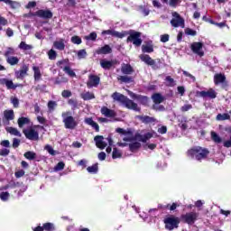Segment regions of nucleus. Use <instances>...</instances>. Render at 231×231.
I'll use <instances>...</instances> for the list:
<instances>
[{
  "label": "nucleus",
  "instance_id": "obj_1",
  "mask_svg": "<svg viewBox=\"0 0 231 231\" xmlns=\"http://www.w3.org/2000/svg\"><path fill=\"white\" fill-rule=\"evenodd\" d=\"M101 35H112V37H117V39H124L126 35H129L126 39V42H132L134 46L140 48L142 46V32L130 30L127 32H119L115 30H105L101 32Z\"/></svg>",
  "mask_w": 231,
  "mask_h": 231
},
{
  "label": "nucleus",
  "instance_id": "obj_2",
  "mask_svg": "<svg viewBox=\"0 0 231 231\" xmlns=\"http://www.w3.org/2000/svg\"><path fill=\"white\" fill-rule=\"evenodd\" d=\"M112 98L116 102H119L120 104L125 106L126 109H132L133 111H141V108L138 107V104L129 99V97H127V96H125L124 94L115 92L112 94Z\"/></svg>",
  "mask_w": 231,
  "mask_h": 231
},
{
  "label": "nucleus",
  "instance_id": "obj_3",
  "mask_svg": "<svg viewBox=\"0 0 231 231\" xmlns=\"http://www.w3.org/2000/svg\"><path fill=\"white\" fill-rule=\"evenodd\" d=\"M187 154L189 158L197 160V162H201V160H207L210 151L207 148L201 146H195L188 150Z\"/></svg>",
  "mask_w": 231,
  "mask_h": 231
},
{
  "label": "nucleus",
  "instance_id": "obj_4",
  "mask_svg": "<svg viewBox=\"0 0 231 231\" xmlns=\"http://www.w3.org/2000/svg\"><path fill=\"white\" fill-rule=\"evenodd\" d=\"M121 71H122L123 75H125V76L117 77V80L121 84H131V82H134V78H133L131 76H127V75H133V73L134 72V69L133 68V66H131V64L123 63L121 66Z\"/></svg>",
  "mask_w": 231,
  "mask_h": 231
},
{
  "label": "nucleus",
  "instance_id": "obj_5",
  "mask_svg": "<svg viewBox=\"0 0 231 231\" xmlns=\"http://www.w3.org/2000/svg\"><path fill=\"white\" fill-rule=\"evenodd\" d=\"M61 116L63 118V124H64L65 129L73 130L77 127V125H79V122H77V120H75V117L71 116V112L69 111L63 112L61 114Z\"/></svg>",
  "mask_w": 231,
  "mask_h": 231
},
{
  "label": "nucleus",
  "instance_id": "obj_6",
  "mask_svg": "<svg viewBox=\"0 0 231 231\" xmlns=\"http://www.w3.org/2000/svg\"><path fill=\"white\" fill-rule=\"evenodd\" d=\"M163 221L166 230L172 231L174 228H178L180 226L181 219L174 215H170L169 217H166Z\"/></svg>",
  "mask_w": 231,
  "mask_h": 231
},
{
  "label": "nucleus",
  "instance_id": "obj_7",
  "mask_svg": "<svg viewBox=\"0 0 231 231\" xmlns=\"http://www.w3.org/2000/svg\"><path fill=\"white\" fill-rule=\"evenodd\" d=\"M139 59L142 60V62H144V64H147V66H151L152 69H160V66L158 64H162V60L160 59H157L156 60L151 58L149 54H141L139 56ZM156 61L158 64H156Z\"/></svg>",
  "mask_w": 231,
  "mask_h": 231
},
{
  "label": "nucleus",
  "instance_id": "obj_8",
  "mask_svg": "<svg viewBox=\"0 0 231 231\" xmlns=\"http://www.w3.org/2000/svg\"><path fill=\"white\" fill-rule=\"evenodd\" d=\"M198 217H199V213L189 212L180 215V221L182 223H186L187 225H194V223L198 221Z\"/></svg>",
  "mask_w": 231,
  "mask_h": 231
},
{
  "label": "nucleus",
  "instance_id": "obj_9",
  "mask_svg": "<svg viewBox=\"0 0 231 231\" xmlns=\"http://www.w3.org/2000/svg\"><path fill=\"white\" fill-rule=\"evenodd\" d=\"M172 17L170 23L173 28H185V19L178 12H173Z\"/></svg>",
  "mask_w": 231,
  "mask_h": 231
},
{
  "label": "nucleus",
  "instance_id": "obj_10",
  "mask_svg": "<svg viewBox=\"0 0 231 231\" xmlns=\"http://www.w3.org/2000/svg\"><path fill=\"white\" fill-rule=\"evenodd\" d=\"M23 134L27 140H31L32 142H38L39 140V132L32 127L23 129Z\"/></svg>",
  "mask_w": 231,
  "mask_h": 231
},
{
  "label": "nucleus",
  "instance_id": "obj_11",
  "mask_svg": "<svg viewBox=\"0 0 231 231\" xmlns=\"http://www.w3.org/2000/svg\"><path fill=\"white\" fill-rule=\"evenodd\" d=\"M99 84H100V77L95 74H90L88 76V80L87 82V88H88V89H91V88H98Z\"/></svg>",
  "mask_w": 231,
  "mask_h": 231
},
{
  "label": "nucleus",
  "instance_id": "obj_12",
  "mask_svg": "<svg viewBox=\"0 0 231 231\" xmlns=\"http://www.w3.org/2000/svg\"><path fill=\"white\" fill-rule=\"evenodd\" d=\"M33 15L36 17H40V19H52L53 18V13L50 11L49 9H40L36 11Z\"/></svg>",
  "mask_w": 231,
  "mask_h": 231
},
{
  "label": "nucleus",
  "instance_id": "obj_13",
  "mask_svg": "<svg viewBox=\"0 0 231 231\" xmlns=\"http://www.w3.org/2000/svg\"><path fill=\"white\" fill-rule=\"evenodd\" d=\"M190 49L193 53H196L199 57H203V55H205V52L201 51L203 50V43L201 42H195L191 43Z\"/></svg>",
  "mask_w": 231,
  "mask_h": 231
},
{
  "label": "nucleus",
  "instance_id": "obj_14",
  "mask_svg": "<svg viewBox=\"0 0 231 231\" xmlns=\"http://www.w3.org/2000/svg\"><path fill=\"white\" fill-rule=\"evenodd\" d=\"M199 97H201L202 98H217V93L214 88H209L208 91L202 90L198 92Z\"/></svg>",
  "mask_w": 231,
  "mask_h": 231
},
{
  "label": "nucleus",
  "instance_id": "obj_15",
  "mask_svg": "<svg viewBox=\"0 0 231 231\" xmlns=\"http://www.w3.org/2000/svg\"><path fill=\"white\" fill-rule=\"evenodd\" d=\"M0 85L5 86L7 89H17V88H19V85L14 84L12 79H8L6 78L0 79Z\"/></svg>",
  "mask_w": 231,
  "mask_h": 231
},
{
  "label": "nucleus",
  "instance_id": "obj_16",
  "mask_svg": "<svg viewBox=\"0 0 231 231\" xmlns=\"http://www.w3.org/2000/svg\"><path fill=\"white\" fill-rule=\"evenodd\" d=\"M132 98L137 100V102H139V104H142V106H149V97L147 96L136 95L134 93H132Z\"/></svg>",
  "mask_w": 231,
  "mask_h": 231
},
{
  "label": "nucleus",
  "instance_id": "obj_17",
  "mask_svg": "<svg viewBox=\"0 0 231 231\" xmlns=\"http://www.w3.org/2000/svg\"><path fill=\"white\" fill-rule=\"evenodd\" d=\"M117 61L116 60H101L100 66L103 69H111L113 66H116Z\"/></svg>",
  "mask_w": 231,
  "mask_h": 231
},
{
  "label": "nucleus",
  "instance_id": "obj_18",
  "mask_svg": "<svg viewBox=\"0 0 231 231\" xmlns=\"http://www.w3.org/2000/svg\"><path fill=\"white\" fill-rule=\"evenodd\" d=\"M94 141L96 142V146L97 149L104 150L105 147H107V143L104 142L103 135H96L94 137Z\"/></svg>",
  "mask_w": 231,
  "mask_h": 231
},
{
  "label": "nucleus",
  "instance_id": "obj_19",
  "mask_svg": "<svg viewBox=\"0 0 231 231\" xmlns=\"http://www.w3.org/2000/svg\"><path fill=\"white\" fill-rule=\"evenodd\" d=\"M96 53L97 55H109V53H113V49L111 46L106 44L105 46L96 50Z\"/></svg>",
  "mask_w": 231,
  "mask_h": 231
},
{
  "label": "nucleus",
  "instance_id": "obj_20",
  "mask_svg": "<svg viewBox=\"0 0 231 231\" xmlns=\"http://www.w3.org/2000/svg\"><path fill=\"white\" fill-rule=\"evenodd\" d=\"M101 115H104L106 118H115V116H116V112L113 109H109L107 106H103L101 108Z\"/></svg>",
  "mask_w": 231,
  "mask_h": 231
},
{
  "label": "nucleus",
  "instance_id": "obj_21",
  "mask_svg": "<svg viewBox=\"0 0 231 231\" xmlns=\"http://www.w3.org/2000/svg\"><path fill=\"white\" fill-rule=\"evenodd\" d=\"M226 82V76L222 73L215 74L214 76V84L215 86H219V84H225Z\"/></svg>",
  "mask_w": 231,
  "mask_h": 231
},
{
  "label": "nucleus",
  "instance_id": "obj_22",
  "mask_svg": "<svg viewBox=\"0 0 231 231\" xmlns=\"http://www.w3.org/2000/svg\"><path fill=\"white\" fill-rule=\"evenodd\" d=\"M136 118L142 122V124H154L156 122V118L151 117L149 116H137Z\"/></svg>",
  "mask_w": 231,
  "mask_h": 231
},
{
  "label": "nucleus",
  "instance_id": "obj_23",
  "mask_svg": "<svg viewBox=\"0 0 231 231\" xmlns=\"http://www.w3.org/2000/svg\"><path fill=\"white\" fill-rule=\"evenodd\" d=\"M85 123L95 129L96 133H100V126L98 125V123L95 122L92 117L86 118Z\"/></svg>",
  "mask_w": 231,
  "mask_h": 231
},
{
  "label": "nucleus",
  "instance_id": "obj_24",
  "mask_svg": "<svg viewBox=\"0 0 231 231\" xmlns=\"http://www.w3.org/2000/svg\"><path fill=\"white\" fill-rule=\"evenodd\" d=\"M32 71H33L34 80L36 82H39V80H41L42 79V74L41 73V69L37 66H33Z\"/></svg>",
  "mask_w": 231,
  "mask_h": 231
},
{
  "label": "nucleus",
  "instance_id": "obj_25",
  "mask_svg": "<svg viewBox=\"0 0 231 231\" xmlns=\"http://www.w3.org/2000/svg\"><path fill=\"white\" fill-rule=\"evenodd\" d=\"M53 46L55 50H59L60 51H63L66 48V44L64 43V39H60V41H55L53 42Z\"/></svg>",
  "mask_w": 231,
  "mask_h": 231
},
{
  "label": "nucleus",
  "instance_id": "obj_26",
  "mask_svg": "<svg viewBox=\"0 0 231 231\" xmlns=\"http://www.w3.org/2000/svg\"><path fill=\"white\" fill-rule=\"evenodd\" d=\"M152 99L153 100V104H162V102H163V100H165V97H162V94L160 93H155L152 96Z\"/></svg>",
  "mask_w": 231,
  "mask_h": 231
},
{
  "label": "nucleus",
  "instance_id": "obj_27",
  "mask_svg": "<svg viewBox=\"0 0 231 231\" xmlns=\"http://www.w3.org/2000/svg\"><path fill=\"white\" fill-rule=\"evenodd\" d=\"M18 126L22 129L24 125H30V118L22 116L17 120Z\"/></svg>",
  "mask_w": 231,
  "mask_h": 231
},
{
  "label": "nucleus",
  "instance_id": "obj_28",
  "mask_svg": "<svg viewBox=\"0 0 231 231\" xmlns=\"http://www.w3.org/2000/svg\"><path fill=\"white\" fill-rule=\"evenodd\" d=\"M29 68L27 65H23L22 69L15 73L17 79H23L24 75L28 73Z\"/></svg>",
  "mask_w": 231,
  "mask_h": 231
},
{
  "label": "nucleus",
  "instance_id": "obj_29",
  "mask_svg": "<svg viewBox=\"0 0 231 231\" xmlns=\"http://www.w3.org/2000/svg\"><path fill=\"white\" fill-rule=\"evenodd\" d=\"M5 130L7 131V133H9V134H13V136H18L19 138H21V136H23V134H21V132H19V130H17V128L15 127H6Z\"/></svg>",
  "mask_w": 231,
  "mask_h": 231
},
{
  "label": "nucleus",
  "instance_id": "obj_30",
  "mask_svg": "<svg viewBox=\"0 0 231 231\" xmlns=\"http://www.w3.org/2000/svg\"><path fill=\"white\" fill-rule=\"evenodd\" d=\"M0 3H5V5H10V8H12L13 10H15L16 8H19V6H21L19 3L12 0H0Z\"/></svg>",
  "mask_w": 231,
  "mask_h": 231
},
{
  "label": "nucleus",
  "instance_id": "obj_31",
  "mask_svg": "<svg viewBox=\"0 0 231 231\" xmlns=\"http://www.w3.org/2000/svg\"><path fill=\"white\" fill-rule=\"evenodd\" d=\"M68 105L70 106L72 111H76V109H79V101L75 98L69 99Z\"/></svg>",
  "mask_w": 231,
  "mask_h": 231
},
{
  "label": "nucleus",
  "instance_id": "obj_32",
  "mask_svg": "<svg viewBox=\"0 0 231 231\" xmlns=\"http://www.w3.org/2000/svg\"><path fill=\"white\" fill-rule=\"evenodd\" d=\"M4 116L7 122H10V120H14L15 116L14 115V110H5L4 112Z\"/></svg>",
  "mask_w": 231,
  "mask_h": 231
},
{
  "label": "nucleus",
  "instance_id": "obj_33",
  "mask_svg": "<svg viewBox=\"0 0 231 231\" xmlns=\"http://www.w3.org/2000/svg\"><path fill=\"white\" fill-rule=\"evenodd\" d=\"M128 145H129V151H131V152H134V151H138V149L142 147V143L138 142L129 143Z\"/></svg>",
  "mask_w": 231,
  "mask_h": 231
},
{
  "label": "nucleus",
  "instance_id": "obj_34",
  "mask_svg": "<svg viewBox=\"0 0 231 231\" xmlns=\"http://www.w3.org/2000/svg\"><path fill=\"white\" fill-rule=\"evenodd\" d=\"M24 158H26V160H30V161H33L37 158V153H35L34 152L29 151L26 152L23 154Z\"/></svg>",
  "mask_w": 231,
  "mask_h": 231
},
{
  "label": "nucleus",
  "instance_id": "obj_35",
  "mask_svg": "<svg viewBox=\"0 0 231 231\" xmlns=\"http://www.w3.org/2000/svg\"><path fill=\"white\" fill-rule=\"evenodd\" d=\"M6 61L7 64H10V66H15L16 64H19V58L15 56H11L7 58Z\"/></svg>",
  "mask_w": 231,
  "mask_h": 231
},
{
  "label": "nucleus",
  "instance_id": "obj_36",
  "mask_svg": "<svg viewBox=\"0 0 231 231\" xmlns=\"http://www.w3.org/2000/svg\"><path fill=\"white\" fill-rule=\"evenodd\" d=\"M211 140H213L215 143H221V142H223V139L214 131L211 132Z\"/></svg>",
  "mask_w": 231,
  "mask_h": 231
},
{
  "label": "nucleus",
  "instance_id": "obj_37",
  "mask_svg": "<svg viewBox=\"0 0 231 231\" xmlns=\"http://www.w3.org/2000/svg\"><path fill=\"white\" fill-rule=\"evenodd\" d=\"M88 172L90 174H97L98 172V163H95L92 166L87 168Z\"/></svg>",
  "mask_w": 231,
  "mask_h": 231
},
{
  "label": "nucleus",
  "instance_id": "obj_38",
  "mask_svg": "<svg viewBox=\"0 0 231 231\" xmlns=\"http://www.w3.org/2000/svg\"><path fill=\"white\" fill-rule=\"evenodd\" d=\"M18 48L20 50H23L24 51H26L28 50H33V46H32L30 44H26V42H21Z\"/></svg>",
  "mask_w": 231,
  "mask_h": 231
},
{
  "label": "nucleus",
  "instance_id": "obj_39",
  "mask_svg": "<svg viewBox=\"0 0 231 231\" xmlns=\"http://www.w3.org/2000/svg\"><path fill=\"white\" fill-rule=\"evenodd\" d=\"M143 53H152L154 47L152 45H142Z\"/></svg>",
  "mask_w": 231,
  "mask_h": 231
},
{
  "label": "nucleus",
  "instance_id": "obj_40",
  "mask_svg": "<svg viewBox=\"0 0 231 231\" xmlns=\"http://www.w3.org/2000/svg\"><path fill=\"white\" fill-rule=\"evenodd\" d=\"M81 98L83 100H93V98H95V94L91 92H86L81 94Z\"/></svg>",
  "mask_w": 231,
  "mask_h": 231
},
{
  "label": "nucleus",
  "instance_id": "obj_41",
  "mask_svg": "<svg viewBox=\"0 0 231 231\" xmlns=\"http://www.w3.org/2000/svg\"><path fill=\"white\" fill-rule=\"evenodd\" d=\"M217 120H218L219 122H223L225 120H230V115L224 113V114H218L217 116Z\"/></svg>",
  "mask_w": 231,
  "mask_h": 231
},
{
  "label": "nucleus",
  "instance_id": "obj_42",
  "mask_svg": "<svg viewBox=\"0 0 231 231\" xmlns=\"http://www.w3.org/2000/svg\"><path fill=\"white\" fill-rule=\"evenodd\" d=\"M54 231L55 230V226L53 223L47 222L43 224V231Z\"/></svg>",
  "mask_w": 231,
  "mask_h": 231
},
{
  "label": "nucleus",
  "instance_id": "obj_43",
  "mask_svg": "<svg viewBox=\"0 0 231 231\" xmlns=\"http://www.w3.org/2000/svg\"><path fill=\"white\" fill-rule=\"evenodd\" d=\"M63 71H65V73H67V75H69V77H77V74L75 73V71H73V69H71V67L69 66H65L63 68Z\"/></svg>",
  "mask_w": 231,
  "mask_h": 231
},
{
  "label": "nucleus",
  "instance_id": "obj_44",
  "mask_svg": "<svg viewBox=\"0 0 231 231\" xmlns=\"http://www.w3.org/2000/svg\"><path fill=\"white\" fill-rule=\"evenodd\" d=\"M66 82H68V78H64V77L60 78V77H58V78L55 79L54 84L56 86H59L60 84H66Z\"/></svg>",
  "mask_w": 231,
  "mask_h": 231
},
{
  "label": "nucleus",
  "instance_id": "obj_45",
  "mask_svg": "<svg viewBox=\"0 0 231 231\" xmlns=\"http://www.w3.org/2000/svg\"><path fill=\"white\" fill-rule=\"evenodd\" d=\"M165 81L168 82L167 86L170 88H174V86H176V81L171 76H167Z\"/></svg>",
  "mask_w": 231,
  "mask_h": 231
},
{
  "label": "nucleus",
  "instance_id": "obj_46",
  "mask_svg": "<svg viewBox=\"0 0 231 231\" xmlns=\"http://www.w3.org/2000/svg\"><path fill=\"white\" fill-rule=\"evenodd\" d=\"M122 157V152L118 151V148H114L112 152V158L113 160H116L117 158Z\"/></svg>",
  "mask_w": 231,
  "mask_h": 231
},
{
  "label": "nucleus",
  "instance_id": "obj_47",
  "mask_svg": "<svg viewBox=\"0 0 231 231\" xmlns=\"http://www.w3.org/2000/svg\"><path fill=\"white\" fill-rule=\"evenodd\" d=\"M3 26H8V20L0 15V32H3Z\"/></svg>",
  "mask_w": 231,
  "mask_h": 231
},
{
  "label": "nucleus",
  "instance_id": "obj_48",
  "mask_svg": "<svg viewBox=\"0 0 231 231\" xmlns=\"http://www.w3.org/2000/svg\"><path fill=\"white\" fill-rule=\"evenodd\" d=\"M70 41L73 44H82V38L77 35L72 36Z\"/></svg>",
  "mask_w": 231,
  "mask_h": 231
},
{
  "label": "nucleus",
  "instance_id": "obj_49",
  "mask_svg": "<svg viewBox=\"0 0 231 231\" xmlns=\"http://www.w3.org/2000/svg\"><path fill=\"white\" fill-rule=\"evenodd\" d=\"M48 57L50 60H55V59H57V51H55L53 49H51L48 51Z\"/></svg>",
  "mask_w": 231,
  "mask_h": 231
},
{
  "label": "nucleus",
  "instance_id": "obj_50",
  "mask_svg": "<svg viewBox=\"0 0 231 231\" xmlns=\"http://www.w3.org/2000/svg\"><path fill=\"white\" fill-rule=\"evenodd\" d=\"M45 151L49 152L51 156H55L57 153L55 152V150H53V147L50 144L45 145L44 147Z\"/></svg>",
  "mask_w": 231,
  "mask_h": 231
},
{
  "label": "nucleus",
  "instance_id": "obj_51",
  "mask_svg": "<svg viewBox=\"0 0 231 231\" xmlns=\"http://www.w3.org/2000/svg\"><path fill=\"white\" fill-rule=\"evenodd\" d=\"M185 33L186 35H191V37H196V35H198V32H196V30H193L191 28H186Z\"/></svg>",
  "mask_w": 231,
  "mask_h": 231
},
{
  "label": "nucleus",
  "instance_id": "obj_52",
  "mask_svg": "<svg viewBox=\"0 0 231 231\" xmlns=\"http://www.w3.org/2000/svg\"><path fill=\"white\" fill-rule=\"evenodd\" d=\"M88 57V52L85 49L79 50L78 51V59H86Z\"/></svg>",
  "mask_w": 231,
  "mask_h": 231
},
{
  "label": "nucleus",
  "instance_id": "obj_53",
  "mask_svg": "<svg viewBox=\"0 0 231 231\" xmlns=\"http://www.w3.org/2000/svg\"><path fill=\"white\" fill-rule=\"evenodd\" d=\"M10 198V193H8V191H3L0 193V199H2V201H8V199Z\"/></svg>",
  "mask_w": 231,
  "mask_h": 231
},
{
  "label": "nucleus",
  "instance_id": "obj_54",
  "mask_svg": "<svg viewBox=\"0 0 231 231\" xmlns=\"http://www.w3.org/2000/svg\"><path fill=\"white\" fill-rule=\"evenodd\" d=\"M48 109H50V111H55V107H57V102L56 101H49L48 102Z\"/></svg>",
  "mask_w": 231,
  "mask_h": 231
},
{
  "label": "nucleus",
  "instance_id": "obj_55",
  "mask_svg": "<svg viewBox=\"0 0 231 231\" xmlns=\"http://www.w3.org/2000/svg\"><path fill=\"white\" fill-rule=\"evenodd\" d=\"M178 204L177 203H172L171 204H171H168V205H166V206H164V207H162V208H169L170 210H171V211H173V210H175L176 208H178Z\"/></svg>",
  "mask_w": 231,
  "mask_h": 231
},
{
  "label": "nucleus",
  "instance_id": "obj_56",
  "mask_svg": "<svg viewBox=\"0 0 231 231\" xmlns=\"http://www.w3.org/2000/svg\"><path fill=\"white\" fill-rule=\"evenodd\" d=\"M190 109H192V105L190 104H186L180 107L182 113H187V111H190Z\"/></svg>",
  "mask_w": 231,
  "mask_h": 231
},
{
  "label": "nucleus",
  "instance_id": "obj_57",
  "mask_svg": "<svg viewBox=\"0 0 231 231\" xmlns=\"http://www.w3.org/2000/svg\"><path fill=\"white\" fill-rule=\"evenodd\" d=\"M73 94L70 92V90L65 89L61 92V97L63 98H69Z\"/></svg>",
  "mask_w": 231,
  "mask_h": 231
},
{
  "label": "nucleus",
  "instance_id": "obj_58",
  "mask_svg": "<svg viewBox=\"0 0 231 231\" xmlns=\"http://www.w3.org/2000/svg\"><path fill=\"white\" fill-rule=\"evenodd\" d=\"M64 167H66V164L64 163V162H60L57 163L54 169L55 171H63Z\"/></svg>",
  "mask_w": 231,
  "mask_h": 231
},
{
  "label": "nucleus",
  "instance_id": "obj_59",
  "mask_svg": "<svg viewBox=\"0 0 231 231\" xmlns=\"http://www.w3.org/2000/svg\"><path fill=\"white\" fill-rule=\"evenodd\" d=\"M150 138H152V134L151 133H147L146 134L143 135L142 137V141L143 143H145V142H147V140H150Z\"/></svg>",
  "mask_w": 231,
  "mask_h": 231
},
{
  "label": "nucleus",
  "instance_id": "obj_60",
  "mask_svg": "<svg viewBox=\"0 0 231 231\" xmlns=\"http://www.w3.org/2000/svg\"><path fill=\"white\" fill-rule=\"evenodd\" d=\"M182 73L184 77H189V79H191L192 82H196V77H194L192 74L186 70H183Z\"/></svg>",
  "mask_w": 231,
  "mask_h": 231
},
{
  "label": "nucleus",
  "instance_id": "obj_61",
  "mask_svg": "<svg viewBox=\"0 0 231 231\" xmlns=\"http://www.w3.org/2000/svg\"><path fill=\"white\" fill-rule=\"evenodd\" d=\"M140 10H142V12L143 13L144 17H147V15H149V14H151V11L148 8H145V6H139Z\"/></svg>",
  "mask_w": 231,
  "mask_h": 231
},
{
  "label": "nucleus",
  "instance_id": "obj_62",
  "mask_svg": "<svg viewBox=\"0 0 231 231\" xmlns=\"http://www.w3.org/2000/svg\"><path fill=\"white\" fill-rule=\"evenodd\" d=\"M19 145H21V140H19L17 138H14L13 139V147H14V149H17V147H19Z\"/></svg>",
  "mask_w": 231,
  "mask_h": 231
},
{
  "label": "nucleus",
  "instance_id": "obj_63",
  "mask_svg": "<svg viewBox=\"0 0 231 231\" xmlns=\"http://www.w3.org/2000/svg\"><path fill=\"white\" fill-rule=\"evenodd\" d=\"M88 41H97V32H93L88 36H87Z\"/></svg>",
  "mask_w": 231,
  "mask_h": 231
},
{
  "label": "nucleus",
  "instance_id": "obj_64",
  "mask_svg": "<svg viewBox=\"0 0 231 231\" xmlns=\"http://www.w3.org/2000/svg\"><path fill=\"white\" fill-rule=\"evenodd\" d=\"M24 174H25L24 170H20L18 171H15L14 176H15V178H23V176H24Z\"/></svg>",
  "mask_w": 231,
  "mask_h": 231
}]
</instances>
